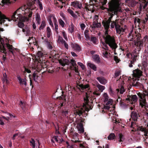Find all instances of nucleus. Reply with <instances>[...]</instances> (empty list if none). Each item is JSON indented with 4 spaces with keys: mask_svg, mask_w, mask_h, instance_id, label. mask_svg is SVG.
Here are the masks:
<instances>
[{
    "mask_svg": "<svg viewBox=\"0 0 148 148\" xmlns=\"http://www.w3.org/2000/svg\"><path fill=\"white\" fill-rule=\"evenodd\" d=\"M124 100L121 99L120 100L119 102V104L123 108H125L127 107V104L124 103L123 101H124Z\"/></svg>",
    "mask_w": 148,
    "mask_h": 148,
    "instance_id": "33",
    "label": "nucleus"
},
{
    "mask_svg": "<svg viewBox=\"0 0 148 148\" xmlns=\"http://www.w3.org/2000/svg\"><path fill=\"white\" fill-rule=\"evenodd\" d=\"M23 72L24 73V74L25 75V73H26V72H27L28 73H30L31 72V71L29 69H28L26 67H25V71H24Z\"/></svg>",
    "mask_w": 148,
    "mask_h": 148,
    "instance_id": "54",
    "label": "nucleus"
},
{
    "mask_svg": "<svg viewBox=\"0 0 148 148\" xmlns=\"http://www.w3.org/2000/svg\"><path fill=\"white\" fill-rule=\"evenodd\" d=\"M58 22L59 24L61 25L62 27H64V26L65 23L64 21L61 19H58Z\"/></svg>",
    "mask_w": 148,
    "mask_h": 148,
    "instance_id": "43",
    "label": "nucleus"
},
{
    "mask_svg": "<svg viewBox=\"0 0 148 148\" xmlns=\"http://www.w3.org/2000/svg\"><path fill=\"white\" fill-rule=\"evenodd\" d=\"M23 7H20L17 9L11 16V20L6 17L4 14H2L0 11V23L1 25L3 23L4 25L8 26V25L6 22H9L13 20L14 21H25V19L23 16L20 13H18L20 9H22Z\"/></svg>",
    "mask_w": 148,
    "mask_h": 148,
    "instance_id": "1",
    "label": "nucleus"
},
{
    "mask_svg": "<svg viewBox=\"0 0 148 148\" xmlns=\"http://www.w3.org/2000/svg\"><path fill=\"white\" fill-rule=\"evenodd\" d=\"M46 25V23L45 21L44 20L42 21L41 24L40 26V27H39V29L40 30L41 29H43L44 27H45Z\"/></svg>",
    "mask_w": 148,
    "mask_h": 148,
    "instance_id": "32",
    "label": "nucleus"
},
{
    "mask_svg": "<svg viewBox=\"0 0 148 148\" xmlns=\"http://www.w3.org/2000/svg\"><path fill=\"white\" fill-rule=\"evenodd\" d=\"M134 34H132L131 36H128V40L130 41H133L134 40Z\"/></svg>",
    "mask_w": 148,
    "mask_h": 148,
    "instance_id": "50",
    "label": "nucleus"
},
{
    "mask_svg": "<svg viewBox=\"0 0 148 148\" xmlns=\"http://www.w3.org/2000/svg\"><path fill=\"white\" fill-rule=\"evenodd\" d=\"M68 12L71 14L72 16H73L74 14V12L73 10H72L69 9L68 10Z\"/></svg>",
    "mask_w": 148,
    "mask_h": 148,
    "instance_id": "63",
    "label": "nucleus"
},
{
    "mask_svg": "<svg viewBox=\"0 0 148 148\" xmlns=\"http://www.w3.org/2000/svg\"><path fill=\"white\" fill-rule=\"evenodd\" d=\"M137 130L143 132H144L146 130V129L143 126L138 127H137Z\"/></svg>",
    "mask_w": 148,
    "mask_h": 148,
    "instance_id": "44",
    "label": "nucleus"
},
{
    "mask_svg": "<svg viewBox=\"0 0 148 148\" xmlns=\"http://www.w3.org/2000/svg\"><path fill=\"white\" fill-rule=\"evenodd\" d=\"M111 24L110 25V27L111 29H113L115 27L116 29V27H117L118 25H119L118 22V20L116 19L115 21H112L111 22Z\"/></svg>",
    "mask_w": 148,
    "mask_h": 148,
    "instance_id": "19",
    "label": "nucleus"
},
{
    "mask_svg": "<svg viewBox=\"0 0 148 148\" xmlns=\"http://www.w3.org/2000/svg\"><path fill=\"white\" fill-rule=\"evenodd\" d=\"M25 21H17L18 22V26L19 27L21 28H23L24 26V24L23 23Z\"/></svg>",
    "mask_w": 148,
    "mask_h": 148,
    "instance_id": "39",
    "label": "nucleus"
},
{
    "mask_svg": "<svg viewBox=\"0 0 148 148\" xmlns=\"http://www.w3.org/2000/svg\"><path fill=\"white\" fill-rule=\"evenodd\" d=\"M74 25L72 23L71 25L69 26L68 29L70 32L71 33H72L74 31Z\"/></svg>",
    "mask_w": 148,
    "mask_h": 148,
    "instance_id": "38",
    "label": "nucleus"
},
{
    "mask_svg": "<svg viewBox=\"0 0 148 148\" xmlns=\"http://www.w3.org/2000/svg\"><path fill=\"white\" fill-rule=\"evenodd\" d=\"M94 7L93 5L90 4L89 5H88L87 6H86L85 9L87 10L91 11L93 8Z\"/></svg>",
    "mask_w": 148,
    "mask_h": 148,
    "instance_id": "35",
    "label": "nucleus"
},
{
    "mask_svg": "<svg viewBox=\"0 0 148 148\" xmlns=\"http://www.w3.org/2000/svg\"><path fill=\"white\" fill-rule=\"evenodd\" d=\"M137 55L136 54L134 53L132 55V60H131L135 62L136 61Z\"/></svg>",
    "mask_w": 148,
    "mask_h": 148,
    "instance_id": "36",
    "label": "nucleus"
},
{
    "mask_svg": "<svg viewBox=\"0 0 148 148\" xmlns=\"http://www.w3.org/2000/svg\"><path fill=\"white\" fill-rule=\"evenodd\" d=\"M103 97L104 98V102L105 103L108 100L109 97L107 93H104Z\"/></svg>",
    "mask_w": 148,
    "mask_h": 148,
    "instance_id": "41",
    "label": "nucleus"
},
{
    "mask_svg": "<svg viewBox=\"0 0 148 148\" xmlns=\"http://www.w3.org/2000/svg\"><path fill=\"white\" fill-rule=\"evenodd\" d=\"M90 40L95 44H97V38L94 36H92L90 38Z\"/></svg>",
    "mask_w": 148,
    "mask_h": 148,
    "instance_id": "37",
    "label": "nucleus"
},
{
    "mask_svg": "<svg viewBox=\"0 0 148 148\" xmlns=\"http://www.w3.org/2000/svg\"><path fill=\"white\" fill-rule=\"evenodd\" d=\"M116 136L114 133L110 134L108 137V139L109 140H113L114 139Z\"/></svg>",
    "mask_w": 148,
    "mask_h": 148,
    "instance_id": "30",
    "label": "nucleus"
},
{
    "mask_svg": "<svg viewBox=\"0 0 148 148\" xmlns=\"http://www.w3.org/2000/svg\"><path fill=\"white\" fill-rule=\"evenodd\" d=\"M96 79L101 84L103 85L105 84L107 82L106 79L103 77H97Z\"/></svg>",
    "mask_w": 148,
    "mask_h": 148,
    "instance_id": "18",
    "label": "nucleus"
},
{
    "mask_svg": "<svg viewBox=\"0 0 148 148\" xmlns=\"http://www.w3.org/2000/svg\"><path fill=\"white\" fill-rule=\"evenodd\" d=\"M9 40H8V42L6 43V46L8 49H9V51L11 52L12 54H13V51L14 50L15 48L12 46V45H11L8 43Z\"/></svg>",
    "mask_w": 148,
    "mask_h": 148,
    "instance_id": "21",
    "label": "nucleus"
},
{
    "mask_svg": "<svg viewBox=\"0 0 148 148\" xmlns=\"http://www.w3.org/2000/svg\"><path fill=\"white\" fill-rule=\"evenodd\" d=\"M17 78L18 80L20 85H24L25 86H26L27 80L26 76L24 78H21L20 76L18 75L17 76Z\"/></svg>",
    "mask_w": 148,
    "mask_h": 148,
    "instance_id": "12",
    "label": "nucleus"
},
{
    "mask_svg": "<svg viewBox=\"0 0 148 148\" xmlns=\"http://www.w3.org/2000/svg\"><path fill=\"white\" fill-rule=\"evenodd\" d=\"M30 143V145L31 146H33L34 147V145H36L35 143V141L34 139L32 138L31 140L29 141Z\"/></svg>",
    "mask_w": 148,
    "mask_h": 148,
    "instance_id": "45",
    "label": "nucleus"
},
{
    "mask_svg": "<svg viewBox=\"0 0 148 148\" xmlns=\"http://www.w3.org/2000/svg\"><path fill=\"white\" fill-rule=\"evenodd\" d=\"M114 60L116 63H118L120 60V59L116 56H114Z\"/></svg>",
    "mask_w": 148,
    "mask_h": 148,
    "instance_id": "52",
    "label": "nucleus"
},
{
    "mask_svg": "<svg viewBox=\"0 0 148 148\" xmlns=\"http://www.w3.org/2000/svg\"><path fill=\"white\" fill-rule=\"evenodd\" d=\"M108 2L109 8L112 7L113 8L119 9V4L118 0H109ZM101 2L103 5H105L107 2V0H101Z\"/></svg>",
    "mask_w": 148,
    "mask_h": 148,
    "instance_id": "5",
    "label": "nucleus"
},
{
    "mask_svg": "<svg viewBox=\"0 0 148 148\" xmlns=\"http://www.w3.org/2000/svg\"><path fill=\"white\" fill-rule=\"evenodd\" d=\"M39 77L38 74L34 73L32 75V77L35 82H37V80Z\"/></svg>",
    "mask_w": 148,
    "mask_h": 148,
    "instance_id": "31",
    "label": "nucleus"
},
{
    "mask_svg": "<svg viewBox=\"0 0 148 148\" xmlns=\"http://www.w3.org/2000/svg\"><path fill=\"white\" fill-rule=\"evenodd\" d=\"M94 60L97 63L100 62V58L99 56L97 54H95L92 56Z\"/></svg>",
    "mask_w": 148,
    "mask_h": 148,
    "instance_id": "25",
    "label": "nucleus"
},
{
    "mask_svg": "<svg viewBox=\"0 0 148 148\" xmlns=\"http://www.w3.org/2000/svg\"><path fill=\"white\" fill-rule=\"evenodd\" d=\"M36 21H41L40 17L39 14L37 13L36 15Z\"/></svg>",
    "mask_w": 148,
    "mask_h": 148,
    "instance_id": "46",
    "label": "nucleus"
},
{
    "mask_svg": "<svg viewBox=\"0 0 148 148\" xmlns=\"http://www.w3.org/2000/svg\"><path fill=\"white\" fill-rule=\"evenodd\" d=\"M138 100V98L136 95L132 96L128 95L127 98L126 99V101H131L134 102H136Z\"/></svg>",
    "mask_w": 148,
    "mask_h": 148,
    "instance_id": "15",
    "label": "nucleus"
},
{
    "mask_svg": "<svg viewBox=\"0 0 148 148\" xmlns=\"http://www.w3.org/2000/svg\"><path fill=\"white\" fill-rule=\"evenodd\" d=\"M2 4H7L10 3V0H2L1 1Z\"/></svg>",
    "mask_w": 148,
    "mask_h": 148,
    "instance_id": "55",
    "label": "nucleus"
},
{
    "mask_svg": "<svg viewBox=\"0 0 148 148\" xmlns=\"http://www.w3.org/2000/svg\"><path fill=\"white\" fill-rule=\"evenodd\" d=\"M37 4L39 6L40 10H41L43 9V6L42 2L40 1L39 0H37Z\"/></svg>",
    "mask_w": 148,
    "mask_h": 148,
    "instance_id": "42",
    "label": "nucleus"
},
{
    "mask_svg": "<svg viewBox=\"0 0 148 148\" xmlns=\"http://www.w3.org/2000/svg\"><path fill=\"white\" fill-rule=\"evenodd\" d=\"M72 5L74 8H78L79 9L81 8L82 4L81 3H80L78 1H74L71 3Z\"/></svg>",
    "mask_w": 148,
    "mask_h": 148,
    "instance_id": "14",
    "label": "nucleus"
},
{
    "mask_svg": "<svg viewBox=\"0 0 148 148\" xmlns=\"http://www.w3.org/2000/svg\"><path fill=\"white\" fill-rule=\"evenodd\" d=\"M112 100H111L109 99L108 100V101L106 102V105H109L110 106V105H111L112 103Z\"/></svg>",
    "mask_w": 148,
    "mask_h": 148,
    "instance_id": "49",
    "label": "nucleus"
},
{
    "mask_svg": "<svg viewBox=\"0 0 148 148\" xmlns=\"http://www.w3.org/2000/svg\"><path fill=\"white\" fill-rule=\"evenodd\" d=\"M62 34L63 35V36L64 38L66 40L67 39V37L66 34L65 33V32L64 31H63L62 32Z\"/></svg>",
    "mask_w": 148,
    "mask_h": 148,
    "instance_id": "57",
    "label": "nucleus"
},
{
    "mask_svg": "<svg viewBox=\"0 0 148 148\" xmlns=\"http://www.w3.org/2000/svg\"><path fill=\"white\" fill-rule=\"evenodd\" d=\"M85 111L83 108H78L75 110V115H78L80 116Z\"/></svg>",
    "mask_w": 148,
    "mask_h": 148,
    "instance_id": "16",
    "label": "nucleus"
},
{
    "mask_svg": "<svg viewBox=\"0 0 148 148\" xmlns=\"http://www.w3.org/2000/svg\"><path fill=\"white\" fill-rule=\"evenodd\" d=\"M130 62L129 63V66L130 67H132L133 66V64H134V62H133L132 61H130Z\"/></svg>",
    "mask_w": 148,
    "mask_h": 148,
    "instance_id": "62",
    "label": "nucleus"
},
{
    "mask_svg": "<svg viewBox=\"0 0 148 148\" xmlns=\"http://www.w3.org/2000/svg\"><path fill=\"white\" fill-rule=\"evenodd\" d=\"M116 90L118 92H119L120 91V93L123 94L125 91V89L124 87L123 86H121L120 88L116 89Z\"/></svg>",
    "mask_w": 148,
    "mask_h": 148,
    "instance_id": "28",
    "label": "nucleus"
},
{
    "mask_svg": "<svg viewBox=\"0 0 148 148\" xmlns=\"http://www.w3.org/2000/svg\"><path fill=\"white\" fill-rule=\"evenodd\" d=\"M25 104V103L24 102H23L22 101H20V102L19 104L20 106L23 109H24Z\"/></svg>",
    "mask_w": 148,
    "mask_h": 148,
    "instance_id": "47",
    "label": "nucleus"
},
{
    "mask_svg": "<svg viewBox=\"0 0 148 148\" xmlns=\"http://www.w3.org/2000/svg\"><path fill=\"white\" fill-rule=\"evenodd\" d=\"M131 117L132 119L134 121H137L138 115L137 112L136 111H133L132 112L131 114Z\"/></svg>",
    "mask_w": 148,
    "mask_h": 148,
    "instance_id": "20",
    "label": "nucleus"
},
{
    "mask_svg": "<svg viewBox=\"0 0 148 148\" xmlns=\"http://www.w3.org/2000/svg\"><path fill=\"white\" fill-rule=\"evenodd\" d=\"M84 106L86 107V110H89V109L88 107H89L90 109H92L91 106H90L89 104V101L88 99V97L87 95L86 96L85 98H84Z\"/></svg>",
    "mask_w": 148,
    "mask_h": 148,
    "instance_id": "11",
    "label": "nucleus"
},
{
    "mask_svg": "<svg viewBox=\"0 0 148 148\" xmlns=\"http://www.w3.org/2000/svg\"><path fill=\"white\" fill-rule=\"evenodd\" d=\"M87 66L93 70L95 71H97V67L94 64L89 62L88 63Z\"/></svg>",
    "mask_w": 148,
    "mask_h": 148,
    "instance_id": "26",
    "label": "nucleus"
},
{
    "mask_svg": "<svg viewBox=\"0 0 148 148\" xmlns=\"http://www.w3.org/2000/svg\"><path fill=\"white\" fill-rule=\"evenodd\" d=\"M80 27L82 30H84L86 27V25L84 23H82L80 25Z\"/></svg>",
    "mask_w": 148,
    "mask_h": 148,
    "instance_id": "61",
    "label": "nucleus"
},
{
    "mask_svg": "<svg viewBox=\"0 0 148 148\" xmlns=\"http://www.w3.org/2000/svg\"><path fill=\"white\" fill-rule=\"evenodd\" d=\"M89 85L88 84H86L85 85H83V88H82V90H83L85 89L88 88V90H90V88H89Z\"/></svg>",
    "mask_w": 148,
    "mask_h": 148,
    "instance_id": "48",
    "label": "nucleus"
},
{
    "mask_svg": "<svg viewBox=\"0 0 148 148\" xmlns=\"http://www.w3.org/2000/svg\"><path fill=\"white\" fill-rule=\"evenodd\" d=\"M120 71H117L115 73V76L114 77L116 78L118 76L120 75Z\"/></svg>",
    "mask_w": 148,
    "mask_h": 148,
    "instance_id": "56",
    "label": "nucleus"
},
{
    "mask_svg": "<svg viewBox=\"0 0 148 148\" xmlns=\"http://www.w3.org/2000/svg\"><path fill=\"white\" fill-rule=\"evenodd\" d=\"M29 79H30V86H32V88L33 87V85L32 80L31 79V75L30 74H29Z\"/></svg>",
    "mask_w": 148,
    "mask_h": 148,
    "instance_id": "58",
    "label": "nucleus"
},
{
    "mask_svg": "<svg viewBox=\"0 0 148 148\" xmlns=\"http://www.w3.org/2000/svg\"><path fill=\"white\" fill-rule=\"evenodd\" d=\"M137 95L139 98L140 104L142 107H143L146 104V96L148 100V89L144 91L143 93L138 92Z\"/></svg>",
    "mask_w": 148,
    "mask_h": 148,
    "instance_id": "4",
    "label": "nucleus"
},
{
    "mask_svg": "<svg viewBox=\"0 0 148 148\" xmlns=\"http://www.w3.org/2000/svg\"><path fill=\"white\" fill-rule=\"evenodd\" d=\"M59 62L63 66H64L66 64H69L70 63L69 60L66 59L63 60L60 59L59 60Z\"/></svg>",
    "mask_w": 148,
    "mask_h": 148,
    "instance_id": "17",
    "label": "nucleus"
},
{
    "mask_svg": "<svg viewBox=\"0 0 148 148\" xmlns=\"http://www.w3.org/2000/svg\"><path fill=\"white\" fill-rule=\"evenodd\" d=\"M140 3L139 7L138 9V12L140 13L143 10L145 9L147 7L148 3V1L147 0H139Z\"/></svg>",
    "mask_w": 148,
    "mask_h": 148,
    "instance_id": "8",
    "label": "nucleus"
},
{
    "mask_svg": "<svg viewBox=\"0 0 148 148\" xmlns=\"http://www.w3.org/2000/svg\"><path fill=\"white\" fill-rule=\"evenodd\" d=\"M134 84V86L137 87L140 86L142 85L141 84L138 82H136Z\"/></svg>",
    "mask_w": 148,
    "mask_h": 148,
    "instance_id": "51",
    "label": "nucleus"
},
{
    "mask_svg": "<svg viewBox=\"0 0 148 148\" xmlns=\"http://www.w3.org/2000/svg\"><path fill=\"white\" fill-rule=\"evenodd\" d=\"M105 36H103V38L105 40V42H101L103 46V48L106 51L110 50V48L115 51L118 46L115 42V40L114 37L108 34V29L106 30L105 33Z\"/></svg>",
    "mask_w": 148,
    "mask_h": 148,
    "instance_id": "2",
    "label": "nucleus"
},
{
    "mask_svg": "<svg viewBox=\"0 0 148 148\" xmlns=\"http://www.w3.org/2000/svg\"><path fill=\"white\" fill-rule=\"evenodd\" d=\"M65 104L63 105V103H61L59 104V106L58 107L59 110L61 109V115L63 117L66 116L68 115V112H70V110L67 107H63V106Z\"/></svg>",
    "mask_w": 148,
    "mask_h": 148,
    "instance_id": "6",
    "label": "nucleus"
},
{
    "mask_svg": "<svg viewBox=\"0 0 148 148\" xmlns=\"http://www.w3.org/2000/svg\"><path fill=\"white\" fill-rule=\"evenodd\" d=\"M54 24L55 25V29L56 30V32H57L58 31L57 30L58 29V25L57 24V22L56 21H55L54 22Z\"/></svg>",
    "mask_w": 148,
    "mask_h": 148,
    "instance_id": "53",
    "label": "nucleus"
},
{
    "mask_svg": "<svg viewBox=\"0 0 148 148\" xmlns=\"http://www.w3.org/2000/svg\"><path fill=\"white\" fill-rule=\"evenodd\" d=\"M48 21L49 23V25L51 26V27H53V22L51 21V18H49L48 20Z\"/></svg>",
    "mask_w": 148,
    "mask_h": 148,
    "instance_id": "59",
    "label": "nucleus"
},
{
    "mask_svg": "<svg viewBox=\"0 0 148 148\" xmlns=\"http://www.w3.org/2000/svg\"><path fill=\"white\" fill-rule=\"evenodd\" d=\"M133 79L136 80H138V79L143 75V71L137 69L134 70L133 71Z\"/></svg>",
    "mask_w": 148,
    "mask_h": 148,
    "instance_id": "7",
    "label": "nucleus"
},
{
    "mask_svg": "<svg viewBox=\"0 0 148 148\" xmlns=\"http://www.w3.org/2000/svg\"><path fill=\"white\" fill-rule=\"evenodd\" d=\"M138 33H135L134 34V40H133V41H134V42H135L136 41V38L137 37V36H137V35H138Z\"/></svg>",
    "mask_w": 148,
    "mask_h": 148,
    "instance_id": "60",
    "label": "nucleus"
},
{
    "mask_svg": "<svg viewBox=\"0 0 148 148\" xmlns=\"http://www.w3.org/2000/svg\"><path fill=\"white\" fill-rule=\"evenodd\" d=\"M125 29L121 27L119 25L117 27H116V30L117 34H120L121 35H123L124 32L125 31Z\"/></svg>",
    "mask_w": 148,
    "mask_h": 148,
    "instance_id": "13",
    "label": "nucleus"
},
{
    "mask_svg": "<svg viewBox=\"0 0 148 148\" xmlns=\"http://www.w3.org/2000/svg\"><path fill=\"white\" fill-rule=\"evenodd\" d=\"M92 28H95L96 27H99L101 25V24L100 23H97L95 22H93L92 23Z\"/></svg>",
    "mask_w": 148,
    "mask_h": 148,
    "instance_id": "40",
    "label": "nucleus"
},
{
    "mask_svg": "<svg viewBox=\"0 0 148 148\" xmlns=\"http://www.w3.org/2000/svg\"><path fill=\"white\" fill-rule=\"evenodd\" d=\"M46 32L47 34V37L49 38L52 34L51 29L49 27H47Z\"/></svg>",
    "mask_w": 148,
    "mask_h": 148,
    "instance_id": "29",
    "label": "nucleus"
},
{
    "mask_svg": "<svg viewBox=\"0 0 148 148\" xmlns=\"http://www.w3.org/2000/svg\"><path fill=\"white\" fill-rule=\"evenodd\" d=\"M43 53L40 51H39L37 53L36 55V60L39 62V61H41V58H42Z\"/></svg>",
    "mask_w": 148,
    "mask_h": 148,
    "instance_id": "22",
    "label": "nucleus"
},
{
    "mask_svg": "<svg viewBox=\"0 0 148 148\" xmlns=\"http://www.w3.org/2000/svg\"><path fill=\"white\" fill-rule=\"evenodd\" d=\"M70 63H71L72 66L75 68V69H76L77 65L75 60L73 59H71V60Z\"/></svg>",
    "mask_w": 148,
    "mask_h": 148,
    "instance_id": "34",
    "label": "nucleus"
},
{
    "mask_svg": "<svg viewBox=\"0 0 148 148\" xmlns=\"http://www.w3.org/2000/svg\"><path fill=\"white\" fill-rule=\"evenodd\" d=\"M95 86L99 89L100 92H102L103 90L105 89V87L104 86L100 84L98 82L96 84Z\"/></svg>",
    "mask_w": 148,
    "mask_h": 148,
    "instance_id": "23",
    "label": "nucleus"
},
{
    "mask_svg": "<svg viewBox=\"0 0 148 148\" xmlns=\"http://www.w3.org/2000/svg\"><path fill=\"white\" fill-rule=\"evenodd\" d=\"M144 135L145 136L146 138L148 136V132L146 130L144 132Z\"/></svg>",
    "mask_w": 148,
    "mask_h": 148,
    "instance_id": "64",
    "label": "nucleus"
},
{
    "mask_svg": "<svg viewBox=\"0 0 148 148\" xmlns=\"http://www.w3.org/2000/svg\"><path fill=\"white\" fill-rule=\"evenodd\" d=\"M119 10V9L113 8L112 7L108 9V15L109 17L107 20H103L102 23L105 30L109 29L110 24L113 16L114 15L117 14Z\"/></svg>",
    "mask_w": 148,
    "mask_h": 148,
    "instance_id": "3",
    "label": "nucleus"
},
{
    "mask_svg": "<svg viewBox=\"0 0 148 148\" xmlns=\"http://www.w3.org/2000/svg\"><path fill=\"white\" fill-rule=\"evenodd\" d=\"M71 46L75 50L79 51L81 50V47L79 45L77 44H71Z\"/></svg>",
    "mask_w": 148,
    "mask_h": 148,
    "instance_id": "24",
    "label": "nucleus"
},
{
    "mask_svg": "<svg viewBox=\"0 0 148 148\" xmlns=\"http://www.w3.org/2000/svg\"><path fill=\"white\" fill-rule=\"evenodd\" d=\"M119 138H118L119 139L118 141L119 142H123L125 139L124 136L121 133H120L118 134Z\"/></svg>",
    "mask_w": 148,
    "mask_h": 148,
    "instance_id": "27",
    "label": "nucleus"
},
{
    "mask_svg": "<svg viewBox=\"0 0 148 148\" xmlns=\"http://www.w3.org/2000/svg\"><path fill=\"white\" fill-rule=\"evenodd\" d=\"M3 41V38L0 37V52L6 54L7 53V50L5 47L4 43L2 42Z\"/></svg>",
    "mask_w": 148,
    "mask_h": 148,
    "instance_id": "10",
    "label": "nucleus"
},
{
    "mask_svg": "<svg viewBox=\"0 0 148 148\" xmlns=\"http://www.w3.org/2000/svg\"><path fill=\"white\" fill-rule=\"evenodd\" d=\"M137 36V37H136V41L135 42V45L140 47L143 46V41L140 39L141 37L140 34H138Z\"/></svg>",
    "mask_w": 148,
    "mask_h": 148,
    "instance_id": "9",
    "label": "nucleus"
}]
</instances>
